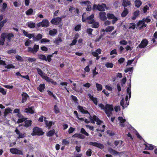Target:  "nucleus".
Segmentation results:
<instances>
[{
  "label": "nucleus",
  "instance_id": "obj_59",
  "mask_svg": "<svg viewBox=\"0 0 157 157\" xmlns=\"http://www.w3.org/2000/svg\"><path fill=\"white\" fill-rule=\"evenodd\" d=\"M28 52H29L35 54V52L33 50V48L31 47H29L28 48Z\"/></svg>",
  "mask_w": 157,
  "mask_h": 157
},
{
  "label": "nucleus",
  "instance_id": "obj_5",
  "mask_svg": "<svg viewBox=\"0 0 157 157\" xmlns=\"http://www.w3.org/2000/svg\"><path fill=\"white\" fill-rule=\"evenodd\" d=\"M151 21L148 18H144L142 21H139L137 24V26L139 28L141 29L146 26V23H148Z\"/></svg>",
  "mask_w": 157,
  "mask_h": 157
},
{
  "label": "nucleus",
  "instance_id": "obj_7",
  "mask_svg": "<svg viewBox=\"0 0 157 157\" xmlns=\"http://www.w3.org/2000/svg\"><path fill=\"white\" fill-rule=\"evenodd\" d=\"M49 25V22L47 19H43L41 22L38 23L36 24L37 27H48Z\"/></svg>",
  "mask_w": 157,
  "mask_h": 157
},
{
  "label": "nucleus",
  "instance_id": "obj_60",
  "mask_svg": "<svg viewBox=\"0 0 157 157\" xmlns=\"http://www.w3.org/2000/svg\"><path fill=\"white\" fill-rule=\"evenodd\" d=\"M136 27V25L134 23H130L129 24V29H134Z\"/></svg>",
  "mask_w": 157,
  "mask_h": 157
},
{
  "label": "nucleus",
  "instance_id": "obj_31",
  "mask_svg": "<svg viewBox=\"0 0 157 157\" xmlns=\"http://www.w3.org/2000/svg\"><path fill=\"white\" fill-rule=\"evenodd\" d=\"M55 133V131L54 129H52L50 130L46 133V135L50 137L54 135Z\"/></svg>",
  "mask_w": 157,
  "mask_h": 157
},
{
  "label": "nucleus",
  "instance_id": "obj_15",
  "mask_svg": "<svg viewBox=\"0 0 157 157\" xmlns=\"http://www.w3.org/2000/svg\"><path fill=\"white\" fill-rule=\"evenodd\" d=\"M6 33H2L0 36V45H4L6 38Z\"/></svg>",
  "mask_w": 157,
  "mask_h": 157
},
{
  "label": "nucleus",
  "instance_id": "obj_33",
  "mask_svg": "<svg viewBox=\"0 0 157 157\" xmlns=\"http://www.w3.org/2000/svg\"><path fill=\"white\" fill-rule=\"evenodd\" d=\"M33 13V9L30 8L28 10H27L25 12L26 14L27 15H34V13Z\"/></svg>",
  "mask_w": 157,
  "mask_h": 157
},
{
  "label": "nucleus",
  "instance_id": "obj_63",
  "mask_svg": "<svg viewBox=\"0 0 157 157\" xmlns=\"http://www.w3.org/2000/svg\"><path fill=\"white\" fill-rule=\"evenodd\" d=\"M69 144V141H67L66 139H64L62 140V144L63 145H67Z\"/></svg>",
  "mask_w": 157,
  "mask_h": 157
},
{
  "label": "nucleus",
  "instance_id": "obj_62",
  "mask_svg": "<svg viewBox=\"0 0 157 157\" xmlns=\"http://www.w3.org/2000/svg\"><path fill=\"white\" fill-rule=\"evenodd\" d=\"M0 92H1L3 95H5L6 92L5 89L3 88H1L0 90Z\"/></svg>",
  "mask_w": 157,
  "mask_h": 157
},
{
  "label": "nucleus",
  "instance_id": "obj_53",
  "mask_svg": "<svg viewBox=\"0 0 157 157\" xmlns=\"http://www.w3.org/2000/svg\"><path fill=\"white\" fill-rule=\"evenodd\" d=\"M105 66L107 68H112L113 66V64L111 63H105Z\"/></svg>",
  "mask_w": 157,
  "mask_h": 157
},
{
  "label": "nucleus",
  "instance_id": "obj_13",
  "mask_svg": "<svg viewBox=\"0 0 157 157\" xmlns=\"http://www.w3.org/2000/svg\"><path fill=\"white\" fill-rule=\"evenodd\" d=\"M21 96H22L21 102L22 103H24L25 102L27 101L28 98L29 97L27 93L24 92L22 93Z\"/></svg>",
  "mask_w": 157,
  "mask_h": 157
},
{
  "label": "nucleus",
  "instance_id": "obj_47",
  "mask_svg": "<svg viewBox=\"0 0 157 157\" xmlns=\"http://www.w3.org/2000/svg\"><path fill=\"white\" fill-rule=\"evenodd\" d=\"M26 119L27 118L23 117L20 118V119H18L17 120V123L18 124H19L20 123H21L23 122L24 121H25Z\"/></svg>",
  "mask_w": 157,
  "mask_h": 157
},
{
  "label": "nucleus",
  "instance_id": "obj_51",
  "mask_svg": "<svg viewBox=\"0 0 157 157\" xmlns=\"http://www.w3.org/2000/svg\"><path fill=\"white\" fill-rule=\"evenodd\" d=\"M54 110L55 113L56 114L58 113H59L60 111L59 109L56 105H55Z\"/></svg>",
  "mask_w": 157,
  "mask_h": 157
},
{
  "label": "nucleus",
  "instance_id": "obj_37",
  "mask_svg": "<svg viewBox=\"0 0 157 157\" xmlns=\"http://www.w3.org/2000/svg\"><path fill=\"white\" fill-rule=\"evenodd\" d=\"M128 10L126 8H124V10L121 14L122 17H125L128 13Z\"/></svg>",
  "mask_w": 157,
  "mask_h": 157
},
{
  "label": "nucleus",
  "instance_id": "obj_45",
  "mask_svg": "<svg viewBox=\"0 0 157 157\" xmlns=\"http://www.w3.org/2000/svg\"><path fill=\"white\" fill-rule=\"evenodd\" d=\"M93 24L91 25V27L92 28H98L99 26V23L98 22H95L94 21V22L92 23Z\"/></svg>",
  "mask_w": 157,
  "mask_h": 157
},
{
  "label": "nucleus",
  "instance_id": "obj_28",
  "mask_svg": "<svg viewBox=\"0 0 157 157\" xmlns=\"http://www.w3.org/2000/svg\"><path fill=\"white\" fill-rule=\"evenodd\" d=\"M88 96L90 99L93 101L94 103L96 105L97 104V99L96 98H94L93 96L90 94H88Z\"/></svg>",
  "mask_w": 157,
  "mask_h": 157
},
{
  "label": "nucleus",
  "instance_id": "obj_25",
  "mask_svg": "<svg viewBox=\"0 0 157 157\" xmlns=\"http://www.w3.org/2000/svg\"><path fill=\"white\" fill-rule=\"evenodd\" d=\"M26 25L28 27L31 29H33L36 27L35 23L32 21L28 22L27 23Z\"/></svg>",
  "mask_w": 157,
  "mask_h": 157
},
{
  "label": "nucleus",
  "instance_id": "obj_11",
  "mask_svg": "<svg viewBox=\"0 0 157 157\" xmlns=\"http://www.w3.org/2000/svg\"><path fill=\"white\" fill-rule=\"evenodd\" d=\"M88 144L90 145L97 147L100 149L103 148L104 147L103 144L96 142H89Z\"/></svg>",
  "mask_w": 157,
  "mask_h": 157
},
{
  "label": "nucleus",
  "instance_id": "obj_27",
  "mask_svg": "<svg viewBox=\"0 0 157 157\" xmlns=\"http://www.w3.org/2000/svg\"><path fill=\"white\" fill-rule=\"evenodd\" d=\"M42 38V35L40 33H39L36 36H34L33 40L34 41H38Z\"/></svg>",
  "mask_w": 157,
  "mask_h": 157
},
{
  "label": "nucleus",
  "instance_id": "obj_55",
  "mask_svg": "<svg viewBox=\"0 0 157 157\" xmlns=\"http://www.w3.org/2000/svg\"><path fill=\"white\" fill-rule=\"evenodd\" d=\"M5 67L7 69L14 68L15 66L12 64H10L6 66Z\"/></svg>",
  "mask_w": 157,
  "mask_h": 157
},
{
  "label": "nucleus",
  "instance_id": "obj_9",
  "mask_svg": "<svg viewBox=\"0 0 157 157\" xmlns=\"http://www.w3.org/2000/svg\"><path fill=\"white\" fill-rule=\"evenodd\" d=\"M10 152L13 154L23 155V153L21 150L16 148H12L10 149Z\"/></svg>",
  "mask_w": 157,
  "mask_h": 157
},
{
  "label": "nucleus",
  "instance_id": "obj_64",
  "mask_svg": "<svg viewBox=\"0 0 157 157\" xmlns=\"http://www.w3.org/2000/svg\"><path fill=\"white\" fill-rule=\"evenodd\" d=\"M157 38V32H155L154 35V38H153L152 40L153 41V43L155 42V39Z\"/></svg>",
  "mask_w": 157,
  "mask_h": 157
},
{
  "label": "nucleus",
  "instance_id": "obj_57",
  "mask_svg": "<svg viewBox=\"0 0 157 157\" xmlns=\"http://www.w3.org/2000/svg\"><path fill=\"white\" fill-rule=\"evenodd\" d=\"M31 42V40L29 39H28L26 40V42H25V45L26 46H29L30 45Z\"/></svg>",
  "mask_w": 157,
  "mask_h": 157
},
{
  "label": "nucleus",
  "instance_id": "obj_44",
  "mask_svg": "<svg viewBox=\"0 0 157 157\" xmlns=\"http://www.w3.org/2000/svg\"><path fill=\"white\" fill-rule=\"evenodd\" d=\"M36 70L38 74L42 78L44 76L43 72L40 69L37 68Z\"/></svg>",
  "mask_w": 157,
  "mask_h": 157
},
{
  "label": "nucleus",
  "instance_id": "obj_58",
  "mask_svg": "<svg viewBox=\"0 0 157 157\" xmlns=\"http://www.w3.org/2000/svg\"><path fill=\"white\" fill-rule=\"evenodd\" d=\"M16 58L18 61H20L21 62H23L24 61L22 58L19 55H17L16 56Z\"/></svg>",
  "mask_w": 157,
  "mask_h": 157
},
{
  "label": "nucleus",
  "instance_id": "obj_40",
  "mask_svg": "<svg viewBox=\"0 0 157 157\" xmlns=\"http://www.w3.org/2000/svg\"><path fill=\"white\" fill-rule=\"evenodd\" d=\"M151 6V4H149L148 6V5H145V6L143 8V11L144 13H145L149 9V7H150Z\"/></svg>",
  "mask_w": 157,
  "mask_h": 157
},
{
  "label": "nucleus",
  "instance_id": "obj_14",
  "mask_svg": "<svg viewBox=\"0 0 157 157\" xmlns=\"http://www.w3.org/2000/svg\"><path fill=\"white\" fill-rule=\"evenodd\" d=\"M15 132L17 135H18V136L17 137L18 139L23 138L25 137V133H22L20 132L17 128H16Z\"/></svg>",
  "mask_w": 157,
  "mask_h": 157
},
{
  "label": "nucleus",
  "instance_id": "obj_4",
  "mask_svg": "<svg viewBox=\"0 0 157 157\" xmlns=\"http://www.w3.org/2000/svg\"><path fill=\"white\" fill-rule=\"evenodd\" d=\"M94 17V14H92L90 16L86 17V13H84L82 17V21L83 22H85L87 21L88 23L92 24L94 22V20L93 19Z\"/></svg>",
  "mask_w": 157,
  "mask_h": 157
},
{
  "label": "nucleus",
  "instance_id": "obj_20",
  "mask_svg": "<svg viewBox=\"0 0 157 157\" xmlns=\"http://www.w3.org/2000/svg\"><path fill=\"white\" fill-rule=\"evenodd\" d=\"M114 29V28L113 26H108L105 29H101V31L104 32H110L113 30Z\"/></svg>",
  "mask_w": 157,
  "mask_h": 157
},
{
  "label": "nucleus",
  "instance_id": "obj_43",
  "mask_svg": "<svg viewBox=\"0 0 157 157\" xmlns=\"http://www.w3.org/2000/svg\"><path fill=\"white\" fill-rule=\"evenodd\" d=\"M123 143V141L121 140L116 141L114 142V144L116 146L120 147Z\"/></svg>",
  "mask_w": 157,
  "mask_h": 157
},
{
  "label": "nucleus",
  "instance_id": "obj_35",
  "mask_svg": "<svg viewBox=\"0 0 157 157\" xmlns=\"http://www.w3.org/2000/svg\"><path fill=\"white\" fill-rule=\"evenodd\" d=\"M135 6L137 8L139 7L142 4L140 0H135Z\"/></svg>",
  "mask_w": 157,
  "mask_h": 157
},
{
  "label": "nucleus",
  "instance_id": "obj_42",
  "mask_svg": "<svg viewBox=\"0 0 157 157\" xmlns=\"http://www.w3.org/2000/svg\"><path fill=\"white\" fill-rule=\"evenodd\" d=\"M33 50L35 54H36L39 49V45L34 44L33 46Z\"/></svg>",
  "mask_w": 157,
  "mask_h": 157
},
{
  "label": "nucleus",
  "instance_id": "obj_49",
  "mask_svg": "<svg viewBox=\"0 0 157 157\" xmlns=\"http://www.w3.org/2000/svg\"><path fill=\"white\" fill-rule=\"evenodd\" d=\"M45 88V85L44 84H41L40 85L38 89L40 91L42 92V90H44Z\"/></svg>",
  "mask_w": 157,
  "mask_h": 157
},
{
  "label": "nucleus",
  "instance_id": "obj_26",
  "mask_svg": "<svg viewBox=\"0 0 157 157\" xmlns=\"http://www.w3.org/2000/svg\"><path fill=\"white\" fill-rule=\"evenodd\" d=\"M32 121L31 120H26L24 121L25 124L23 125V126L25 127H28L31 126L32 124Z\"/></svg>",
  "mask_w": 157,
  "mask_h": 157
},
{
  "label": "nucleus",
  "instance_id": "obj_38",
  "mask_svg": "<svg viewBox=\"0 0 157 157\" xmlns=\"http://www.w3.org/2000/svg\"><path fill=\"white\" fill-rule=\"evenodd\" d=\"M62 41V40L60 37H58L56 38L54 42L55 44L58 45L59 43L61 42Z\"/></svg>",
  "mask_w": 157,
  "mask_h": 157
},
{
  "label": "nucleus",
  "instance_id": "obj_29",
  "mask_svg": "<svg viewBox=\"0 0 157 157\" xmlns=\"http://www.w3.org/2000/svg\"><path fill=\"white\" fill-rule=\"evenodd\" d=\"M57 33V30L56 29H53L52 30L49 31V34L52 36H54Z\"/></svg>",
  "mask_w": 157,
  "mask_h": 157
},
{
  "label": "nucleus",
  "instance_id": "obj_54",
  "mask_svg": "<svg viewBox=\"0 0 157 157\" xmlns=\"http://www.w3.org/2000/svg\"><path fill=\"white\" fill-rule=\"evenodd\" d=\"M96 86L98 90L101 91L102 90V86L101 84L96 83Z\"/></svg>",
  "mask_w": 157,
  "mask_h": 157
},
{
  "label": "nucleus",
  "instance_id": "obj_41",
  "mask_svg": "<svg viewBox=\"0 0 157 157\" xmlns=\"http://www.w3.org/2000/svg\"><path fill=\"white\" fill-rule=\"evenodd\" d=\"M12 111V110L9 108H6L5 109V111L4 112V116L6 117L8 114V113H10Z\"/></svg>",
  "mask_w": 157,
  "mask_h": 157
},
{
  "label": "nucleus",
  "instance_id": "obj_21",
  "mask_svg": "<svg viewBox=\"0 0 157 157\" xmlns=\"http://www.w3.org/2000/svg\"><path fill=\"white\" fill-rule=\"evenodd\" d=\"M118 119L120 121V124L121 126L124 127L126 122H125V120L122 117H119Z\"/></svg>",
  "mask_w": 157,
  "mask_h": 157
},
{
  "label": "nucleus",
  "instance_id": "obj_48",
  "mask_svg": "<svg viewBox=\"0 0 157 157\" xmlns=\"http://www.w3.org/2000/svg\"><path fill=\"white\" fill-rule=\"evenodd\" d=\"M53 56V54L49 55L47 56V57H46V60L45 61H48V62H50L52 60L51 57Z\"/></svg>",
  "mask_w": 157,
  "mask_h": 157
},
{
  "label": "nucleus",
  "instance_id": "obj_52",
  "mask_svg": "<svg viewBox=\"0 0 157 157\" xmlns=\"http://www.w3.org/2000/svg\"><path fill=\"white\" fill-rule=\"evenodd\" d=\"M50 40L47 38L42 39L40 40V42L41 43H48L50 42Z\"/></svg>",
  "mask_w": 157,
  "mask_h": 157
},
{
  "label": "nucleus",
  "instance_id": "obj_23",
  "mask_svg": "<svg viewBox=\"0 0 157 157\" xmlns=\"http://www.w3.org/2000/svg\"><path fill=\"white\" fill-rule=\"evenodd\" d=\"M78 109L81 113L85 114H88L90 115L89 113L83 107L81 106H79L78 107Z\"/></svg>",
  "mask_w": 157,
  "mask_h": 157
},
{
  "label": "nucleus",
  "instance_id": "obj_24",
  "mask_svg": "<svg viewBox=\"0 0 157 157\" xmlns=\"http://www.w3.org/2000/svg\"><path fill=\"white\" fill-rule=\"evenodd\" d=\"M79 36V35L78 33H77L75 35V36L74 37V39L73 40L71 44H69V46L71 47L72 45L75 44L77 42L76 40L78 38Z\"/></svg>",
  "mask_w": 157,
  "mask_h": 157
},
{
  "label": "nucleus",
  "instance_id": "obj_1",
  "mask_svg": "<svg viewBox=\"0 0 157 157\" xmlns=\"http://www.w3.org/2000/svg\"><path fill=\"white\" fill-rule=\"evenodd\" d=\"M131 87V84L128 87L127 92V95H126L125 98V100L124 101H125V103L124 102V99L122 98L120 104L122 106L123 108L124 109V108L126 107L128 105H129V100L131 97V91L130 88Z\"/></svg>",
  "mask_w": 157,
  "mask_h": 157
},
{
  "label": "nucleus",
  "instance_id": "obj_3",
  "mask_svg": "<svg viewBox=\"0 0 157 157\" xmlns=\"http://www.w3.org/2000/svg\"><path fill=\"white\" fill-rule=\"evenodd\" d=\"M44 132L41 128L36 126L33 129V132L31 134L32 136H41L43 135Z\"/></svg>",
  "mask_w": 157,
  "mask_h": 157
},
{
  "label": "nucleus",
  "instance_id": "obj_8",
  "mask_svg": "<svg viewBox=\"0 0 157 157\" xmlns=\"http://www.w3.org/2000/svg\"><path fill=\"white\" fill-rule=\"evenodd\" d=\"M90 119L91 123H95V122H96L97 124L99 125L102 123V121L99 120L95 116H93V117L90 116Z\"/></svg>",
  "mask_w": 157,
  "mask_h": 157
},
{
  "label": "nucleus",
  "instance_id": "obj_61",
  "mask_svg": "<svg viewBox=\"0 0 157 157\" xmlns=\"http://www.w3.org/2000/svg\"><path fill=\"white\" fill-rule=\"evenodd\" d=\"M28 60L29 62H35L36 61V59L35 58L29 57L28 58Z\"/></svg>",
  "mask_w": 157,
  "mask_h": 157
},
{
  "label": "nucleus",
  "instance_id": "obj_17",
  "mask_svg": "<svg viewBox=\"0 0 157 157\" xmlns=\"http://www.w3.org/2000/svg\"><path fill=\"white\" fill-rule=\"evenodd\" d=\"M143 147H145L146 150H153L154 148V146L152 144H144Z\"/></svg>",
  "mask_w": 157,
  "mask_h": 157
},
{
  "label": "nucleus",
  "instance_id": "obj_18",
  "mask_svg": "<svg viewBox=\"0 0 157 157\" xmlns=\"http://www.w3.org/2000/svg\"><path fill=\"white\" fill-rule=\"evenodd\" d=\"M122 5L124 7L130 6L131 1L130 0H122Z\"/></svg>",
  "mask_w": 157,
  "mask_h": 157
},
{
  "label": "nucleus",
  "instance_id": "obj_36",
  "mask_svg": "<svg viewBox=\"0 0 157 157\" xmlns=\"http://www.w3.org/2000/svg\"><path fill=\"white\" fill-rule=\"evenodd\" d=\"M38 59L41 60H46V56L43 54H39L38 55Z\"/></svg>",
  "mask_w": 157,
  "mask_h": 157
},
{
  "label": "nucleus",
  "instance_id": "obj_12",
  "mask_svg": "<svg viewBox=\"0 0 157 157\" xmlns=\"http://www.w3.org/2000/svg\"><path fill=\"white\" fill-rule=\"evenodd\" d=\"M61 21V18L59 17L53 18L51 21V22L52 24L57 25L59 24Z\"/></svg>",
  "mask_w": 157,
  "mask_h": 157
},
{
  "label": "nucleus",
  "instance_id": "obj_56",
  "mask_svg": "<svg viewBox=\"0 0 157 157\" xmlns=\"http://www.w3.org/2000/svg\"><path fill=\"white\" fill-rule=\"evenodd\" d=\"M42 78L48 82H50L51 81H52V79L50 78H49L47 76L44 75Z\"/></svg>",
  "mask_w": 157,
  "mask_h": 157
},
{
  "label": "nucleus",
  "instance_id": "obj_6",
  "mask_svg": "<svg viewBox=\"0 0 157 157\" xmlns=\"http://www.w3.org/2000/svg\"><path fill=\"white\" fill-rule=\"evenodd\" d=\"M105 9H108V8L106 7L105 4L103 3L101 5L94 4L93 7V9L94 10L97 9L99 11H104Z\"/></svg>",
  "mask_w": 157,
  "mask_h": 157
},
{
  "label": "nucleus",
  "instance_id": "obj_2",
  "mask_svg": "<svg viewBox=\"0 0 157 157\" xmlns=\"http://www.w3.org/2000/svg\"><path fill=\"white\" fill-rule=\"evenodd\" d=\"M99 106L101 109H103L107 115L108 117H109L111 115V112L113 110V106L112 105H106L105 106L102 104H100Z\"/></svg>",
  "mask_w": 157,
  "mask_h": 157
},
{
  "label": "nucleus",
  "instance_id": "obj_32",
  "mask_svg": "<svg viewBox=\"0 0 157 157\" xmlns=\"http://www.w3.org/2000/svg\"><path fill=\"white\" fill-rule=\"evenodd\" d=\"M45 124L46 125V127H48L49 128L52 126V121H50L48 122L47 120H44Z\"/></svg>",
  "mask_w": 157,
  "mask_h": 157
},
{
  "label": "nucleus",
  "instance_id": "obj_39",
  "mask_svg": "<svg viewBox=\"0 0 157 157\" xmlns=\"http://www.w3.org/2000/svg\"><path fill=\"white\" fill-rule=\"evenodd\" d=\"M139 10H136L134 13L132 19L133 20H135L138 17L139 14Z\"/></svg>",
  "mask_w": 157,
  "mask_h": 157
},
{
  "label": "nucleus",
  "instance_id": "obj_10",
  "mask_svg": "<svg viewBox=\"0 0 157 157\" xmlns=\"http://www.w3.org/2000/svg\"><path fill=\"white\" fill-rule=\"evenodd\" d=\"M107 16L108 19L112 20V24L115 23L118 20V18L115 17L113 14L108 13L107 14Z\"/></svg>",
  "mask_w": 157,
  "mask_h": 157
},
{
  "label": "nucleus",
  "instance_id": "obj_50",
  "mask_svg": "<svg viewBox=\"0 0 157 157\" xmlns=\"http://www.w3.org/2000/svg\"><path fill=\"white\" fill-rule=\"evenodd\" d=\"M81 4H84L85 6H88L90 5L91 2L89 1H86L81 2H80Z\"/></svg>",
  "mask_w": 157,
  "mask_h": 157
},
{
  "label": "nucleus",
  "instance_id": "obj_16",
  "mask_svg": "<svg viewBox=\"0 0 157 157\" xmlns=\"http://www.w3.org/2000/svg\"><path fill=\"white\" fill-rule=\"evenodd\" d=\"M106 13L104 12H101L99 13L100 19L101 20L104 21L107 20V17L106 16Z\"/></svg>",
  "mask_w": 157,
  "mask_h": 157
},
{
  "label": "nucleus",
  "instance_id": "obj_22",
  "mask_svg": "<svg viewBox=\"0 0 157 157\" xmlns=\"http://www.w3.org/2000/svg\"><path fill=\"white\" fill-rule=\"evenodd\" d=\"M148 44L147 41L145 39L142 40L138 47L140 48H144Z\"/></svg>",
  "mask_w": 157,
  "mask_h": 157
},
{
  "label": "nucleus",
  "instance_id": "obj_34",
  "mask_svg": "<svg viewBox=\"0 0 157 157\" xmlns=\"http://www.w3.org/2000/svg\"><path fill=\"white\" fill-rule=\"evenodd\" d=\"M108 151L110 153L115 155H117L119 154V153L118 152L113 150L111 148H109L108 149Z\"/></svg>",
  "mask_w": 157,
  "mask_h": 157
},
{
  "label": "nucleus",
  "instance_id": "obj_19",
  "mask_svg": "<svg viewBox=\"0 0 157 157\" xmlns=\"http://www.w3.org/2000/svg\"><path fill=\"white\" fill-rule=\"evenodd\" d=\"M25 112L26 113H29L32 114L34 113V107L33 106H32L29 108H25Z\"/></svg>",
  "mask_w": 157,
  "mask_h": 157
},
{
  "label": "nucleus",
  "instance_id": "obj_30",
  "mask_svg": "<svg viewBox=\"0 0 157 157\" xmlns=\"http://www.w3.org/2000/svg\"><path fill=\"white\" fill-rule=\"evenodd\" d=\"M14 36V35L12 33H6V38L9 41H10L11 39Z\"/></svg>",
  "mask_w": 157,
  "mask_h": 157
},
{
  "label": "nucleus",
  "instance_id": "obj_46",
  "mask_svg": "<svg viewBox=\"0 0 157 157\" xmlns=\"http://www.w3.org/2000/svg\"><path fill=\"white\" fill-rule=\"evenodd\" d=\"M80 132L84 134L86 136H89V134L87 132L86 130H85L84 128H82L81 129Z\"/></svg>",
  "mask_w": 157,
  "mask_h": 157
}]
</instances>
